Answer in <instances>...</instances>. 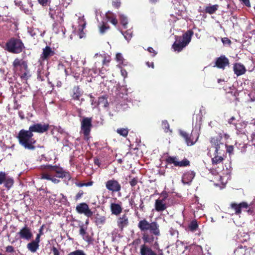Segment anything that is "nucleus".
I'll return each mask as SVG.
<instances>
[{
	"instance_id": "obj_1",
	"label": "nucleus",
	"mask_w": 255,
	"mask_h": 255,
	"mask_svg": "<svg viewBox=\"0 0 255 255\" xmlns=\"http://www.w3.org/2000/svg\"><path fill=\"white\" fill-rule=\"evenodd\" d=\"M137 227L142 233V239L144 244L140 247V255H164L162 250L157 253L146 244H152L155 239L157 240V237L160 235L159 225L156 221L149 222L145 218L140 220Z\"/></svg>"
},
{
	"instance_id": "obj_2",
	"label": "nucleus",
	"mask_w": 255,
	"mask_h": 255,
	"mask_svg": "<svg viewBox=\"0 0 255 255\" xmlns=\"http://www.w3.org/2000/svg\"><path fill=\"white\" fill-rule=\"evenodd\" d=\"M13 70L22 80H27L31 76L27 62L22 59L15 58L12 63Z\"/></svg>"
},
{
	"instance_id": "obj_3",
	"label": "nucleus",
	"mask_w": 255,
	"mask_h": 255,
	"mask_svg": "<svg viewBox=\"0 0 255 255\" xmlns=\"http://www.w3.org/2000/svg\"><path fill=\"white\" fill-rule=\"evenodd\" d=\"M33 134L29 130L21 129L17 136L19 143L25 149L33 150L35 149L34 144L36 140L32 138Z\"/></svg>"
},
{
	"instance_id": "obj_4",
	"label": "nucleus",
	"mask_w": 255,
	"mask_h": 255,
	"mask_svg": "<svg viewBox=\"0 0 255 255\" xmlns=\"http://www.w3.org/2000/svg\"><path fill=\"white\" fill-rule=\"evenodd\" d=\"M193 34V31L192 29H189L183 34L182 37L177 36L175 38V41L172 45V48L175 51H181L191 41Z\"/></svg>"
},
{
	"instance_id": "obj_5",
	"label": "nucleus",
	"mask_w": 255,
	"mask_h": 255,
	"mask_svg": "<svg viewBox=\"0 0 255 255\" xmlns=\"http://www.w3.org/2000/svg\"><path fill=\"white\" fill-rule=\"evenodd\" d=\"M25 49L22 41L19 38L11 37L5 43V49L13 54H19Z\"/></svg>"
},
{
	"instance_id": "obj_6",
	"label": "nucleus",
	"mask_w": 255,
	"mask_h": 255,
	"mask_svg": "<svg viewBox=\"0 0 255 255\" xmlns=\"http://www.w3.org/2000/svg\"><path fill=\"white\" fill-rule=\"evenodd\" d=\"M38 3L43 6H49V14L51 18L53 19H56L58 18V16L59 15V18L61 22L63 21V15L64 14L62 13L60 10V9L58 8V7L56 5L54 7H52L50 6V4L51 3V0H37Z\"/></svg>"
},
{
	"instance_id": "obj_7",
	"label": "nucleus",
	"mask_w": 255,
	"mask_h": 255,
	"mask_svg": "<svg viewBox=\"0 0 255 255\" xmlns=\"http://www.w3.org/2000/svg\"><path fill=\"white\" fill-rule=\"evenodd\" d=\"M221 137H213L211 138L210 142L212 146L215 148L214 154L225 156L227 145L221 142Z\"/></svg>"
},
{
	"instance_id": "obj_8",
	"label": "nucleus",
	"mask_w": 255,
	"mask_h": 255,
	"mask_svg": "<svg viewBox=\"0 0 255 255\" xmlns=\"http://www.w3.org/2000/svg\"><path fill=\"white\" fill-rule=\"evenodd\" d=\"M165 161L167 164H173L176 167H186L190 165V161L186 158L179 161L176 156H169L166 158Z\"/></svg>"
},
{
	"instance_id": "obj_9",
	"label": "nucleus",
	"mask_w": 255,
	"mask_h": 255,
	"mask_svg": "<svg viewBox=\"0 0 255 255\" xmlns=\"http://www.w3.org/2000/svg\"><path fill=\"white\" fill-rule=\"evenodd\" d=\"M105 186L107 189L112 193L119 192L122 189L121 184L114 178L108 180L105 183Z\"/></svg>"
},
{
	"instance_id": "obj_10",
	"label": "nucleus",
	"mask_w": 255,
	"mask_h": 255,
	"mask_svg": "<svg viewBox=\"0 0 255 255\" xmlns=\"http://www.w3.org/2000/svg\"><path fill=\"white\" fill-rule=\"evenodd\" d=\"M128 210H125V213L118 217L117 219V225L118 229L121 231H123L124 229L127 227L129 224V217L126 212H128Z\"/></svg>"
},
{
	"instance_id": "obj_11",
	"label": "nucleus",
	"mask_w": 255,
	"mask_h": 255,
	"mask_svg": "<svg viewBox=\"0 0 255 255\" xmlns=\"http://www.w3.org/2000/svg\"><path fill=\"white\" fill-rule=\"evenodd\" d=\"M92 118L84 117L81 121V130L85 136H88L92 127Z\"/></svg>"
},
{
	"instance_id": "obj_12",
	"label": "nucleus",
	"mask_w": 255,
	"mask_h": 255,
	"mask_svg": "<svg viewBox=\"0 0 255 255\" xmlns=\"http://www.w3.org/2000/svg\"><path fill=\"white\" fill-rule=\"evenodd\" d=\"M52 170V172L56 173L55 176L57 178H64L69 180L71 176L69 172L65 171L62 167L56 165H52L49 166Z\"/></svg>"
},
{
	"instance_id": "obj_13",
	"label": "nucleus",
	"mask_w": 255,
	"mask_h": 255,
	"mask_svg": "<svg viewBox=\"0 0 255 255\" xmlns=\"http://www.w3.org/2000/svg\"><path fill=\"white\" fill-rule=\"evenodd\" d=\"M16 236H18L19 239L29 241L32 238L33 234L30 228L25 225L16 233Z\"/></svg>"
},
{
	"instance_id": "obj_14",
	"label": "nucleus",
	"mask_w": 255,
	"mask_h": 255,
	"mask_svg": "<svg viewBox=\"0 0 255 255\" xmlns=\"http://www.w3.org/2000/svg\"><path fill=\"white\" fill-rule=\"evenodd\" d=\"M49 127V125L48 124H34L29 127V130L32 133L33 132L42 133L46 132L48 130Z\"/></svg>"
},
{
	"instance_id": "obj_15",
	"label": "nucleus",
	"mask_w": 255,
	"mask_h": 255,
	"mask_svg": "<svg viewBox=\"0 0 255 255\" xmlns=\"http://www.w3.org/2000/svg\"><path fill=\"white\" fill-rule=\"evenodd\" d=\"M3 183L4 186L8 190L13 186L14 180L12 177L7 176L5 172L0 171V185Z\"/></svg>"
},
{
	"instance_id": "obj_16",
	"label": "nucleus",
	"mask_w": 255,
	"mask_h": 255,
	"mask_svg": "<svg viewBox=\"0 0 255 255\" xmlns=\"http://www.w3.org/2000/svg\"><path fill=\"white\" fill-rule=\"evenodd\" d=\"M76 210L79 214H83L88 218L92 217L93 214V212L89 209L88 205L86 203L78 204L76 207Z\"/></svg>"
},
{
	"instance_id": "obj_17",
	"label": "nucleus",
	"mask_w": 255,
	"mask_h": 255,
	"mask_svg": "<svg viewBox=\"0 0 255 255\" xmlns=\"http://www.w3.org/2000/svg\"><path fill=\"white\" fill-rule=\"evenodd\" d=\"M49 166H51V165L48 164L41 167V172L39 175V179L49 180L50 177H51L53 174V172L51 167Z\"/></svg>"
},
{
	"instance_id": "obj_18",
	"label": "nucleus",
	"mask_w": 255,
	"mask_h": 255,
	"mask_svg": "<svg viewBox=\"0 0 255 255\" xmlns=\"http://www.w3.org/2000/svg\"><path fill=\"white\" fill-rule=\"evenodd\" d=\"M229 64L230 62L228 58L225 55H221L216 58L214 67L224 70L226 67L229 66Z\"/></svg>"
},
{
	"instance_id": "obj_19",
	"label": "nucleus",
	"mask_w": 255,
	"mask_h": 255,
	"mask_svg": "<svg viewBox=\"0 0 255 255\" xmlns=\"http://www.w3.org/2000/svg\"><path fill=\"white\" fill-rule=\"evenodd\" d=\"M94 57L97 59L96 61L95 62V67L97 68L98 64L100 63V61L102 62V65L109 66V63L111 61L110 56H107L106 54H96Z\"/></svg>"
},
{
	"instance_id": "obj_20",
	"label": "nucleus",
	"mask_w": 255,
	"mask_h": 255,
	"mask_svg": "<svg viewBox=\"0 0 255 255\" xmlns=\"http://www.w3.org/2000/svg\"><path fill=\"white\" fill-rule=\"evenodd\" d=\"M230 207L235 211V214L240 215L241 214L242 210L245 211L244 209H247L249 208V205L246 202H242L239 204L232 203Z\"/></svg>"
},
{
	"instance_id": "obj_21",
	"label": "nucleus",
	"mask_w": 255,
	"mask_h": 255,
	"mask_svg": "<svg viewBox=\"0 0 255 255\" xmlns=\"http://www.w3.org/2000/svg\"><path fill=\"white\" fill-rule=\"evenodd\" d=\"M110 208L112 214L119 216L123 211L122 202H120V203H112L110 204Z\"/></svg>"
},
{
	"instance_id": "obj_22",
	"label": "nucleus",
	"mask_w": 255,
	"mask_h": 255,
	"mask_svg": "<svg viewBox=\"0 0 255 255\" xmlns=\"http://www.w3.org/2000/svg\"><path fill=\"white\" fill-rule=\"evenodd\" d=\"M55 52L52 50L51 48L46 46L43 49L42 53L40 56V59L42 61L47 60L50 57L53 56Z\"/></svg>"
},
{
	"instance_id": "obj_23",
	"label": "nucleus",
	"mask_w": 255,
	"mask_h": 255,
	"mask_svg": "<svg viewBox=\"0 0 255 255\" xmlns=\"http://www.w3.org/2000/svg\"><path fill=\"white\" fill-rule=\"evenodd\" d=\"M233 70L234 73L237 76H240L244 74L247 70L245 66L241 63H236L234 64Z\"/></svg>"
},
{
	"instance_id": "obj_24",
	"label": "nucleus",
	"mask_w": 255,
	"mask_h": 255,
	"mask_svg": "<svg viewBox=\"0 0 255 255\" xmlns=\"http://www.w3.org/2000/svg\"><path fill=\"white\" fill-rule=\"evenodd\" d=\"M116 96L118 100L123 99L124 101L128 100V90L124 87H119L117 89Z\"/></svg>"
},
{
	"instance_id": "obj_25",
	"label": "nucleus",
	"mask_w": 255,
	"mask_h": 255,
	"mask_svg": "<svg viewBox=\"0 0 255 255\" xmlns=\"http://www.w3.org/2000/svg\"><path fill=\"white\" fill-rule=\"evenodd\" d=\"M180 135L184 138L186 144L188 146H191V145H193V144H194L198 139V138H197L196 139L195 141H194L193 139L192 138V137H193L192 133H191L190 135L188 133H187L186 131H180Z\"/></svg>"
},
{
	"instance_id": "obj_26",
	"label": "nucleus",
	"mask_w": 255,
	"mask_h": 255,
	"mask_svg": "<svg viewBox=\"0 0 255 255\" xmlns=\"http://www.w3.org/2000/svg\"><path fill=\"white\" fill-rule=\"evenodd\" d=\"M70 95L74 100H79L82 95L79 86H75L70 91Z\"/></svg>"
},
{
	"instance_id": "obj_27",
	"label": "nucleus",
	"mask_w": 255,
	"mask_h": 255,
	"mask_svg": "<svg viewBox=\"0 0 255 255\" xmlns=\"http://www.w3.org/2000/svg\"><path fill=\"white\" fill-rule=\"evenodd\" d=\"M195 176V173L193 171H188L185 172L182 178V180L184 183L191 182Z\"/></svg>"
},
{
	"instance_id": "obj_28",
	"label": "nucleus",
	"mask_w": 255,
	"mask_h": 255,
	"mask_svg": "<svg viewBox=\"0 0 255 255\" xmlns=\"http://www.w3.org/2000/svg\"><path fill=\"white\" fill-rule=\"evenodd\" d=\"M95 106L96 105L98 106L99 109L100 110V108H108L109 106V103L108 102V96L107 95L102 96L100 97L98 99V103L96 104V103L95 102Z\"/></svg>"
},
{
	"instance_id": "obj_29",
	"label": "nucleus",
	"mask_w": 255,
	"mask_h": 255,
	"mask_svg": "<svg viewBox=\"0 0 255 255\" xmlns=\"http://www.w3.org/2000/svg\"><path fill=\"white\" fill-rule=\"evenodd\" d=\"M167 208L166 203H162L160 199H157L155 202V209L158 212H162Z\"/></svg>"
},
{
	"instance_id": "obj_30",
	"label": "nucleus",
	"mask_w": 255,
	"mask_h": 255,
	"mask_svg": "<svg viewBox=\"0 0 255 255\" xmlns=\"http://www.w3.org/2000/svg\"><path fill=\"white\" fill-rule=\"evenodd\" d=\"M219 7V5L218 4H214L213 5L209 4V5L206 6L204 12L210 14H213L216 12V11L218 9Z\"/></svg>"
},
{
	"instance_id": "obj_31",
	"label": "nucleus",
	"mask_w": 255,
	"mask_h": 255,
	"mask_svg": "<svg viewBox=\"0 0 255 255\" xmlns=\"http://www.w3.org/2000/svg\"><path fill=\"white\" fill-rule=\"evenodd\" d=\"M214 157L212 158V163L213 165H217L220 163H222L223 161L224 160V157L225 156L214 154Z\"/></svg>"
},
{
	"instance_id": "obj_32",
	"label": "nucleus",
	"mask_w": 255,
	"mask_h": 255,
	"mask_svg": "<svg viewBox=\"0 0 255 255\" xmlns=\"http://www.w3.org/2000/svg\"><path fill=\"white\" fill-rule=\"evenodd\" d=\"M95 223L97 225H104L106 221V217L104 216H101L99 214H97L95 217Z\"/></svg>"
},
{
	"instance_id": "obj_33",
	"label": "nucleus",
	"mask_w": 255,
	"mask_h": 255,
	"mask_svg": "<svg viewBox=\"0 0 255 255\" xmlns=\"http://www.w3.org/2000/svg\"><path fill=\"white\" fill-rule=\"evenodd\" d=\"M39 246V244L35 243L34 242L31 241L27 245V248L31 253H34L36 252Z\"/></svg>"
},
{
	"instance_id": "obj_34",
	"label": "nucleus",
	"mask_w": 255,
	"mask_h": 255,
	"mask_svg": "<svg viewBox=\"0 0 255 255\" xmlns=\"http://www.w3.org/2000/svg\"><path fill=\"white\" fill-rule=\"evenodd\" d=\"M241 119V117L239 114V113H238L235 115L232 116L230 119L228 120V123L230 124H233L235 125L239 121H240Z\"/></svg>"
},
{
	"instance_id": "obj_35",
	"label": "nucleus",
	"mask_w": 255,
	"mask_h": 255,
	"mask_svg": "<svg viewBox=\"0 0 255 255\" xmlns=\"http://www.w3.org/2000/svg\"><path fill=\"white\" fill-rule=\"evenodd\" d=\"M162 128L166 133L172 132V130L170 129L169 124L166 120H163L162 121Z\"/></svg>"
},
{
	"instance_id": "obj_36",
	"label": "nucleus",
	"mask_w": 255,
	"mask_h": 255,
	"mask_svg": "<svg viewBox=\"0 0 255 255\" xmlns=\"http://www.w3.org/2000/svg\"><path fill=\"white\" fill-rule=\"evenodd\" d=\"M99 31L101 34H104L106 31L110 29V26L106 22H102L99 26Z\"/></svg>"
},
{
	"instance_id": "obj_37",
	"label": "nucleus",
	"mask_w": 255,
	"mask_h": 255,
	"mask_svg": "<svg viewBox=\"0 0 255 255\" xmlns=\"http://www.w3.org/2000/svg\"><path fill=\"white\" fill-rule=\"evenodd\" d=\"M188 228L190 231L194 232L196 231L198 228V224L196 220H193L190 222Z\"/></svg>"
},
{
	"instance_id": "obj_38",
	"label": "nucleus",
	"mask_w": 255,
	"mask_h": 255,
	"mask_svg": "<svg viewBox=\"0 0 255 255\" xmlns=\"http://www.w3.org/2000/svg\"><path fill=\"white\" fill-rule=\"evenodd\" d=\"M120 20L121 23L123 25L124 27L126 28L127 25L128 23V20L127 17L123 14L120 15Z\"/></svg>"
},
{
	"instance_id": "obj_39",
	"label": "nucleus",
	"mask_w": 255,
	"mask_h": 255,
	"mask_svg": "<svg viewBox=\"0 0 255 255\" xmlns=\"http://www.w3.org/2000/svg\"><path fill=\"white\" fill-rule=\"evenodd\" d=\"M117 132L121 135H122L124 137H126L128 134V130L127 128H118L117 130Z\"/></svg>"
},
{
	"instance_id": "obj_40",
	"label": "nucleus",
	"mask_w": 255,
	"mask_h": 255,
	"mask_svg": "<svg viewBox=\"0 0 255 255\" xmlns=\"http://www.w3.org/2000/svg\"><path fill=\"white\" fill-rule=\"evenodd\" d=\"M67 255H87V254L83 250L79 249L70 252Z\"/></svg>"
},
{
	"instance_id": "obj_41",
	"label": "nucleus",
	"mask_w": 255,
	"mask_h": 255,
	"mask_svg": "<svg viewBox=\"0 0 255 255\" xmlns=\"http://www.w3.org/2000/svg\"><path fill=\"white\" fill-rule=\"evenodd\" d=\"M85 26V23H84L83 24L80 25L78 30V36L80 38H82L85 36V33L83 31V29H84Z\"/></svg>"
},
{
	"instance_id": "obj_42",
	"label": "nucleus",
	"mask_w": 255,
	"mask_h": 255,
	"mask_svg": "<svg viewBox=\"0 0 255 255\" xmlns=\"http://www.w3.org/2000/svg\"><path fill=\"white\" fill-rule=\"evenodd\" d=\"M116 60L119 63V64H123L124 59L121 53H118L116 56Z\"/></svg>"
},
{
	"instance_id": "obj_43",
	"label": "nucleus",
	"mask_w": 255,
	"mask_h": 255,
	"mask_svg": "<svg viewBox=\"0 0 255 255\" xmlns=\"http://www.w3.org/2000/svg\"><path fill=\"white\" fill-rule=\"evenodd\" d=\"M135 197V195H134L133 196H131V198L129 199V204L132 208H133V207L137 208L136 206V204H135L134 202V199Z\"/></svg>"
},
{
	"instance_id": "obj_44",
	"label": "nucleus",
	"mask_w": 255,
	"mask_h": 255,
	"mask_svg": "<svg viewBox=\"0 0 255 255\" xmlns=\"http://www.w3.org/2000/svg\"><path fill=\"white\" fill-rule=\"evenodd\" d=\"M138 178L137 177H134L129 182L130 185L131 187H134L138 183Z\"/></svg>"
},
{
	"instance_id": "obj_45",
	"label": "nucleus",
	"mask_w": 255,
	"mask_h": 255,
	"mask_svg": "<svg viewBox=\"0 0 255 255\" xmlns=\"http://www.w3.org/2000/svg\"><path fill=\"white\" fill-rule=\"evenodd\" d=\"M93 182L92 181H90V182H87V183H78L76 184L77 186H78V187H83V186H91L93 184Z\"/></svg>"
},
{
	"instance_id": "obj_46",
	"label": "nucleus",
	"mask_w": 255,
	"mask_h": 255,
	"mask_svg": "<svg viewBox=\"0 0 255 255\" xmlns=\"http://www.w3.org/2000/svg\"><path fill=\"white\" fill-rule=\"evenodd\" d=\"M5 252L7 253H13L14 252V247L12 246H8L5 248Z\"/></svg>"
},
{
	"instance_id": "obj_47",
	"label": "nucleus",
	"mask_w": 255,
	"mask_h": 255,
	"mask_svg": "<svg viewBox=\"0 0 255 255\" xmlns=\"http://www.w3.org/2000/svg\"><path fill=\"white\" fill-rule=\"evenodd\" d=\"M121 2L120 0H115L113 1L112 5L114 7L118 8L121 6Z\"/></svg>"
},
{
	"instance_id": "obj_48",
	"label": "nucleus",
	"mask_w": 255,
	"mask_h": 255,
	"mask_svg": "<svg viewBox=\"0 0 255 255\" xmlns=\"http://www.w3.org/2000/svg\"><path fill=\"white\" fill-rule=\"evenodd\" d=\"M86 228H84V226L83 225L80 226L79 234L81 235L84 236L86 234Z\"/></svg>"
},
{
	"instance_id": "obj_49",
	"label": "nucleus",
	"mask_w": 255,
	"mask_h": 255,
	"mask_svg": "<svg viewBox=\"0 0 255 255\" xmlns=\"http://www.w3.org/2000/svg\"><path fill=\"white\" fill-rule=\"evenodd\" d=\"M84 193L83 190H80L75 196V200L77 201V200H79V199H80L81 198H82Z\"/></svg>"
},
{
	"instance_id": "obj_50",
	"label": "nucleus",
	"mask_w": 255,
	"mask_h": 255,
	"mask_svg": "<svg viewBox=\"0 0 255 255\" xmlns=\"http://www.w3.org/2000/svg\"><path fill=\"white\" fill-rule=\"evenodd\" d=\"M221 40L224 44H227L228 45H230L231 43V40L227 37H223L222 38Z\"/></svg>"
},
{
	"instance_id": "obj_51",
	"label": "nucleus",
	"mask_w": 255,
	"mask_h": 255,
	"mask_svg": "<svg viewBox=\"0 0 255 255\" xmlns=\"http://www.w3.org/2000/svg\"><path fill=\"white\" fill-rule=\"evenodd\" d=\"M53 255H60V252L54 246H53L51 249Z\"/></svg>"
},
{
	"instance_id": "obj_52",
	"label": "nucleus",
	"mask_w": 255,
	"mask_h": 255,
	"mask_svg": "<svg viewBox=\"0 0 255 255\" xmlns=\"http://www.w3.org/2000/svg\"><path fill=\"white\" fill-rule=\"evenodd\" d=\"M162 196L163 198L162 199H160V200L162 201V203H166V199H170L168 195L166 193L162 194Z\"/></svg>"
},
{
	"instance_id": "obj_53",
	"label": "nucleus",
	"mask_w": 255,
	"mask_h": 255,
	"mask_svg": "<svg viewBox=\"0 0 255 255\" xmlns=\"http://www.w3.org/2000/svg\"><path fill=\"white\" fill-rule=\"evenodd\" d=\"M42 235V233H38L36 235V237L35 239L34 240H33L32 241L33 242H34L35 243H37L38 244H39L40 241V236Z\"/></svg>"
},
{
	"instance_id": "obj_54",
	"label": "nucleus",
	"mask_w": 255,
	"mask_h": 255,
	"mask_svg": "<svg viewBox=\"0 0 255 255\" xmlns=\"http://www.w3.org/2000/svg\"><path fill=\"white\" fill-rule=\"evenodd\" d=\"M49 180L51 181L53 183L55 184H57L60 182V180L55 178L54 176H53V175H52L51 177H50Z\"/></svg>"
},
{
	"instance_id": "obj_55",
	"label": "nucleus",
	"mask_w": 255,
	"mask_h": 255,
	"mask_svg": "<svg viewBox=\"0 0 255 255\" xmlns=\"http://www.w3.org/2000/svg\"><path fill=\"white\" fill-rule=\"evenodd\" d=\"M144 208V205L143 204V201L141 198L140 200L139 209L141 211H143Z\"/></svg>"
},
{
	"instance_id": "obj_56",
	"label": "nucleus",
	"mask_w": 255,
	"mask_h": 255,
	"mask_svg": "<svg viewBox=\"0 0 255 255\" xmlns=\"http://www.w3.org/2000/svg\"><path fill=\"white\" fill-rule=\"evenodd\" d=\"M147 51L150 52V53H153V56H154L155 55H156L157 53L155 52V51L153 49V48L151 47H149L148 48H147Z\"/></svg>"
},
{
	"instance_id": "obj_57",
	"label": "nucleus",
	"mask_w": 255,
	"mask_h": 255,
	"mask_svg": "<svg viewBox=\"0 0 255 255\" xmlns=\"http://www.w3.org/2000/svg\"><path fill=\"white\" fill-rule=\"evenodd\" d=\"M233 151V146H227L226 152H228L229 153H232Z\"/></svg>"
},
{
	"instance_id": "obj_58",
	"label": "nucleus",
	"mask_w": 255,
	"mask_h": 255,
	"mask_svg": "<svg viewBox=\"0 0 255 255\" xmlns=\"http://www.w3.org/2000/svg\"><path fill=\"white\" fill-rule=\"evenodd\" d=\"M244 210L246 211L249 215H252L254 213V210L249 207L247 209H244Z\"/></svg>"
},
{
	"instance_id": "obj_59",
	"label": "nucleus",
	"mask_w": 255,
	"mask_h": 255,
	"mask_svg": "<svg viewBox=\"0 0 255 255\" xmlns=\"http://www.w3.org/2000/svg\"><path fill=\"white\" fill-rule=\"evenodd\" d=\"M85 240L89 243H90L92 241V238L91 237L87 235L85 237Z\"/></svg>"
},
{
	"instance_id": "obj_60",
	"label": "nucleus",
	"mask_w": 255,
	"mask_h": 255,
	"mask_svg": "<svg viewBox=\"0 0 255 255\" xmlns=\"http://www.w3.org/2000/svg\"><path fill=\"white\" fill-rule=\"evenodd\" d=\"M94 164L96 165H98L99 167L100 165V160L98 158H95L94 159Z\"/></svg>"
},
{
	"instance_id": "obj_61",
	"label": "nucleus",
	"mask_w": 255,
	"mask_h": 255,
	"mask_svg": "<svg viewBox=\"0 0 255 255\" xmlns=\"http://www.w3.org/2000/svg\"><path fill=\"white\" fill-rule=\"evenodd\" d=\"M251 141H252L253 144H255V132H253L252 134Z\"/></svg>"
},
{
	"instance_id": "obj_62",
	"label": "nucleus",
	"mask_w": 255,
	"mask_h": 255,
	"mask_svg": "<svg viewBox=\"0 0 255 255\" xmlns=\"http://www.w3.org/2000/svg\"><path fill=\"white\" fill-rule=\"evenodd\" d=\"M111 22L115 25H116V24H117L118 23V20L116 18H113L111 20Z\"/></svg>"
},
{
	"instance_id": "obj_63",
	"label": "nucleus",
	"mask_w": 255,
	"mask_h": 255,
	"mask_svg": "<svg viewBox=\"0 0 255 255\" xmlns=\"http://www.w3.org/2000/svg\"><path fill=\"white\" fill-rule=\"evenodd\" d=\"M146 65L148 67H151L152 68H154V63L153 62H147Z\"/></svg>"
},
{
	"instance_id": "obj_64",
	"label": "nucleus",
	"mask_w": 255,
	"mask_h": 255,
	"mask_svg": "<svg viewBox=\"0 0 255 255\" xmlns=\"http://www.w3.org/2000/svg\"><path fill=\"white\" fill-rule=\"evenodd\" d=\"M140 243H141V240H140V239H136V240H135L133 241V244H135V245H138V244H139Z\"/></svg>"
}]
</instances>
